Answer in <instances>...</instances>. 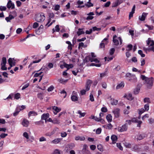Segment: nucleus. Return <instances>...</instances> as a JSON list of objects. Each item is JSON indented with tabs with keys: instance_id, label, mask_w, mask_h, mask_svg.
Here are the masks:
<instances>
[{
	"instance_id": "69168bd1",
	"label": "nucleus",
	"mask_w": 154,
	"mask_h": 154,
	"mask_svg": "<svg viewBox=\"0 0 154 154\" xmlns=\"http://www.w3.org/2000/svg\"><path fill=\"white\" fill-rule=\"evenodd\" d=\"M145 26L148 27L149 30H152L153 28V27L152 26H149L147 24H146Z\"/></svg>"
},
{
	"instance_id": "13d9d810",
	"label": "nucleus",
	"mask_w": 154,
	"mask_h": 154,
	"mask_svg": "<svg viewBox=\"0 0 154 154\" xmlns=\"http://www.w3.org/2000/svg\"><path fill=\"white\" fill-rule=\"evenodd\" d=\"M60 8V6L58 5H56L54 7V9L55 11H58L59 10Z\"/></svg>"
},
{
	"instance_id": "3c124183",
	"label": "nucleus",
	"mask_w": 154,
	"mask_h": 154,
	"mask_svg": "<svg viewBox=\"0 0 154 154\" xmlns=\"http://www.w3.org/2000/svg\"><path fill=\"white\" fill-rule=\"evenodd\" d=\"M23 136L27 139L29 138L28 134L26 132H25L23 133Z\"/></svg>"
},
{
	"instance_id": "a19ab883",
	"label": "nucleus",
	"mask_w": 154,
	"mask_h": 154,
	"mask_svg": "<svg viewBox=\"0 0 154 154\" xmlns=\"http://www.w3.org/2000/svg\"><path fill=\"white\" fill-rule=\"evenodd\" d=\"M71 99L73 101H75L77 100L78 97L75 95H73L71 97Z\"/></svg>"
},
{
	"instance_id": "8fccbe9b",
	"label": "nucleus",
	"mask_w": 154,
	"mask_h": 154,
	"mask_svg": "<svg viewBox=\"0 0 154 154\" xmlns=\"http://www.w3.org/2000/svg\"><path fill=\"white\" fill-rule=\"evenodd\" d=\"M139 115H141L142 113L145 112V110L143 108L139 109Z\"/></svg>"
},
{
	"instance_id": "9d476101",
	"label": "nucleus",
	"mask_w": 154,
	"mask_h": 154,
	"mask_svg": "<svg viewBox=\"0 0 154 154\" xmlns=\"http://www.w3.org/2000/svg\"><path fill=\"white\" fill-rule=\"evenodd\" d=\"M7 6L8 8L9 9L11 8L12 9H13L14 8V4L12 3L11 1L10 0L8 1Z\"/></svg>"
},
{
	"instance_id": "dca6fc26",
	"label": "nucleus",
	"mask_w": 154,
	"mask_h": 154,
	"mask_svg": "<svg viewBox=\"0 0 154 154\" xmlns=\"http://www.w3.org/2000/svg\"><path fill=\"white\" fill-rule=\"evenodd\" d=\"M53 109L54 111V113L55 115H56L57 113L60 112L61 110V109L58 108L57 106H54L53 107Z\"/></svg>"
},
{
	"instance_id": "c85d7f7f",
	"label": "nucleus",
	"mask_w": 154,
	"mask_h": 154,
	"mask_svg": "<svg viewBox=\"0 0 154 154\" xmlns=\"http://www.w3.org/2000/svg\"><path fill=\"white\" fill-rule=\"evenodd\" d=\"M124 83H123L121 82L117 85L116 87V89H119L122 88H123L124 87Z\"/></svg>"
},
{
	"instance_id": "864d4df0",
	"label": "nucleus",
	"mask_w": 154,
	"mask_h": 154,
	"mask_svg": "<svg viewBox=\"0 0 154 154\" xmlns=\"http://www.w3.org/2000/svg\"><path fill=\"white\" fill-rule=\"evenodd\" d=\"M134 75L132 74L131 73H127L125 77L127 78H131L132 76H133Z\"/></svg>"
},
{
	"instance_id": "f704fd0d",
	"label": "nucleus",
	"mask_w": 154,
	"mask_h": 154,
	"mask_svg": "<svg viewBox=\"0 0 154 154\" xmlns=\"http://www.w3.org/2000/svg\"><path fill=\"white\" fill-rule=\"evenodd\" d=\"M20 111V110L19 109V107H17L16 109L15 112L14 113V116H16L17 115Z\"/></svg>"
},
{
	"instance_id": "e433bc0d",
	"label": "nucleus",
	"mask_w": 154,
	"mask_h": 154,
	"mask_svg": "<svg viewBox=\"0 0 154 154\" xmlns=\"http://www.w3.org/2000/svg\"><path fill=\"white\" fill-rule=\"evenodd\" d=\"M78 113L80 115L79 117L81 118L82 117H84L85 115V112H82L81 111L79 110L78 111Z\"/></svg>"
},
{
	"instance_id": "4c0bfd02",
	"label": "nucleus",
	"mask_w": 154,
	"mask_h": 154,
	"mask_svg": "<svg viewBox=\"0 0 154 154\" xmlns=\"http://www.w3.org/2000/svg\"><path fill=\"white\" fill-rule=\"evenodd\" d=\"M126 98L129 100H133L132 95L131 94H129L128 95L126 96Z\"/></svg>"
},
{
	"instance_id": "4468645a",
	"label": "nucleus",
	"mask_w": 154,
	"mask_h": 154,
	"mask_svg": "<svg viewBox=\"0 0 154 154\" xmlns=\"http://www.w3.org/2000/svg\"><path fill=\"white\" fill-rule=\"evenodd\" d=\"M128 80L132 83H135L137 82V79L135 75L132 76L130 79H128Z\"/></svg>"
},
{
	"instance_id": "a878e982",
	"label": "nucleus",
	"mask_w": 154,
	"mask_h": 154,
	"mask_svg": "<svg viewBox=\"0 0 154 154\" xmlns=\"http://www.w3.org/2000/svg\"><path fill=\"white\" fill-rule=\"evenodd\" d=\"M61 140V139L57 138L52 140L51 143L54 144H56L58 143L59 142H60Z\"/></svg>"
},
{
	"instance_id": "c9c22d12",
	"label": "nucleus",
	"mask_w": 154,
	"mask_h": 154,
	"mask_svg": "<svg viewBox=\"0 0 154 154\" xmlns=\"http://www.w3.org/2000/svg\"><path fill=\"white\" fill-rule=\"evenodd\" d=\"M43 95L44 94L43 93H39L38 94L37 97H38L40 100H42L43 99Z\"/></svg>"
},
{
	"instance_id": "a18cd8bd",
	"label": "nucleus",
	"mask_w": 154,
	"mask_h": 154,
	"mask_svg": "<svg viewBox=\"0 0 154 154\" xmlns=\"http://www.w3.org/2000/svg\"><path fill=\"white\" fill-rule=\"evenodd\" d=\"M20 98V94L19 93H17L15 94L14 98L17 100Z\"/></svg>"
},
{
	"instance_id": "f3484780",
	"label": "nucleus",
	"mask_w": 154,
	"mask_h": 154,
	"mask_svg": "<svg viewBox=\"0 0 154 154\" xmlns=\"http://www.w3.org/2000/svg\"><path fill=\"white\" fill-rule=\"evenodd\" d=\"M49 117V114L48 113L46 114H43L41 116V119L42 120H45V122H47V119Z\"/></svg>"
},
{
	"instance_id": "2f4dec72",
	"label": "nucleus",
	"mask_w": 154,
	"mask_h": 154,
	"mask_svg": "<svg viewBox=\"0 0 154 154\" xmlns=\"http://www.w3.org/2000/svg\"><path fill=\"white\" fill-rule=\"evenodd\" d=\"M14 58H9L8 60V62L10 65H15V64L13 62V60H14Z\"/></svg>"
},
{
	"instance_id": "0e129e2a",
	"label": "nucleus",
	"mask_w": 154,
	"mask_h": 154,
	"mask_svg": "<svg viewBox=\"0 0 154 154\" xmlns=\"http://www.w3.org/2000/svg\"><path fill=\"white\" fill-rule=\"evenodd\" d=\"M38 26V24L37 22H35L33 23V28H37Z\"/></svg>"
},
{
	"instance_id": "393cba45",
	"label": "nucleus",
	"mask_w": 154,
	"mask_h": 154,
	"mask_svg": "<svg viewBox=\"0 0 154 154\" xmlns=\"http://www.w3.org/2000/svg\"><path fill=\"white\" fill-rule=\"evenodd\" d=\"M14 18V17L12 15H9V17H6L5 18V20L7 22L10 21V20Z\"/></svg>"
},
{
	"instance_id": "5701e85b",
	"label": "nucleus",
	"mask_w": 154,
	"mask_h": 154,
	"mask_svg": "<svg viewBox=\"0 0 154 154\" xmlns=\"http://www.w3.org/2000/svg\"><path fill=\"white\" fill-rule=\"evenodd\" d=\"M73 67V65L72 64H68L66 63L64 65V67L67 69L66 70H68L70 68H72Z\"/></svg>"
},
{
	"instance_id": "2eb2a0df",
	"label": "nucleus",
	"mask_w": 154,
	"mask_h": 154,
	"mask_svg": "<svg viewBox=\"0 0 154 154\" xmlns=\"http://www.w3.org/2000/svg\"><path fill=\"white\" fill-rule=\"evenodd\" d=\"M92 83V81L90 80L87 81L86 85V89L87 91H88L90 89L91 84Z\"/></svg>"
},
{
	"instance_id": "f03ea898",
	"label": "nucleus",
	"mask_w": 154,
	"mask_h": 154,
	"mask_svg": "<svg viewBox=\"0 0 154 154\" xmlns=\"http://www.w3.org/2000/svg\"><path fill=\"white\" fill-rule=\"evenodd\" d=\"M91 57L90 56H88L86 57L85 60L86 62H88L91 61V62H94L96 63H99V61L97 58L95 57L96 56L95 55L94 53H91Z\"/></svg>"
},
{
	"instance_id": "6ab92c4d",
	"label": "nucleus",
	"mask_w": 154,
	"mask_h": 154,
	"mask_svg": "<svg viewBox=\"0 0 154 154\" xmlns=\"http://www.w3.org/2000/svg\"><path fill=\"white\" fill-rule=\"evenodd\" d=\"M85 137H80L79 136H76L75 137V140H80L81 141H84L85 140Z\"/></svg>"
},
{
	"instance_id": "774afa93",
	"label": "nucleus",
	"mask_w": 154,
	"mask_h": 154,
	"mask_svg": "<svg viewBox=\"0 0 154 154\" xmlns=\"http://www.w3.org/2000/svg\"><path fill=\"white\" fill-rule=\"evenodd\" d=\"M92 29H91L89 30H86L85 32V33L87 34H90L92 33Z\"/></svg>"
},
{
	"instance_id": "603ef678",
	"label": "nucleus",
	"mask_w": 154,
	"mask_h": 154,
	"mask_svg": "<svg viewBox=\"0 0 154 154\" xmlns=\"http://www.w3.org/2000/svg\"><path fill=\"white\" fill-rule=\"evenodd\" d=\"M117 147L121 150H122L123 148L121 146L120 143H117L116 144Z\"/></svg>"
},
{
	"instance_id": "bb28decb",
	"label": "nucleus",
	"mask_w": 154,
	"mask_h": 154,
	"mask_svg": "<svg viewBox=\"0 0 154 154\" xmlns=\"http://www.w3.org/2000/svg\"><path fill=\"white\" fill-rule=\"evenodd\" d=\"M140 87L138 86V85H137V87L134 89V92L135 94H138L140 91Z\"/></svg>"
},
{
	"instance_id": "412c9836",
	"label": "nucleus",
	"mask_w": 154,
	"mask_h": 154,
	"mask_svg": "<svg viewBox=\"0 0 154 154\" xmlns=\"http://www.w3.org/2000/svg\"><path fill=\"white\" fill-rule=\"evenodd\" d=\"M37 115V113L35 111H32L29 112L28 113V116L29 117L30 116H36Z\"/></svg>"
},
{
	"instance_id": "58836bf2",
	"label": "nucleus",
	"mask_w": 154,
	"mask_h": 154,
	"mask_svg": "<svg viewBox=\"0 0 154 154\" xmlns=\"http://www.w3.org/2000/svg\"><path fill=\"white\" fill-rule=\"evenodd\" d=\"M52 122L55 124H59L60 123L59 121L56 118H55L53 120Z\"/></svg>"
},
{
	"instance_id": "0eeeda50",
	"label": "nucleus",
	"mask_w": 154,
	"mask_h": 154,
	"mask_svg": "<svg viewBox=\"0 0 154 154\" xmlns=\"http://www.w3.org/2000/svg\"><path fill=\"white\" fill-rule=\"evenodd\" d=\"M114 113L115 117L116 118H118L120 116V109L119 108H116L114 109L112 111Z\"/></svg>"
},
{
	"instance_id": "6e6d98bb",
	"label": "nucleus",
	"mask_w": 154,
	"mask_h": 154,
	"mask_svg": "<svg viewBox=\"0 0 154 154\" xmlns=\"http://www.w3.org/2000/svg\"><path fill=\"white\" fill-rule=\"evenodd\" d=\"M54 89V87L53 86L51 85L48 88L47 90L48 91H52V90H53Z\"/></svg>"
},
{
	"instance_id": "5fc2aeb1",
	"label": "nucleus",
	"mask_w": 154,
	"mask_h": 154,
	"mask_svg": "<svg viewBox=\"0 0 154 154\" xmlns=\"http://www.w3.org/2000/svg\"><path fill=\"white\" fill-rule=\"evenodd\" d=\"M101 132V128H99L97 129L96 131V133L97 134H100Z\"/></svg>"
},
{
	"instance_id": "473e14b6",
	"label": "nucleus",
	"mask_w": 154,
	"mask_h": 154,
	"mask_svg": "<svg viewBox=\"0 0 154 154\" xmlns=\"http://www.w3.org/2000/svg\"><path fill=\"white\" fill-rule=\"evenodd\" d=\"M124 145L127 148H131L132 147L131 144L129 143L125 142L124 143Z\"/></svg>"
},
{
	"instance_id": "c03bdc74",
	"label": "nucleus",
	"mask_w": 154,
	"mask_h": 154,
	"mask_svg": "<svg viewBox=\"0 0 154 154\" xmlns=\"http://www.w3.org/2000/svg\"><path fill=\"white\" fill-rule=\"evenodd\" d=\"M101 66V64L99 63V64H96L94 63H91V65H90V66H95L97 67H100Z\"/></svg>"
},
{
	"instance_id": "f8f14e48",
	"label": "nucleus",
	"mask_w": 154,
	"mask_h": 154,
	"mask_svg": "<svg viewBox=\"0 0 154 154\" xmlns=\"http://www.w3.org/2000/svg\"><path fill=\"white\" fill-rule=\"evenodd\" d=\"M29 124V121L26 119H24L22 122V125L23 127H27Z\"/></svg>"
},
{
	"instance_id": "7c9ffc66",
	"label": "nucleus",
	"mask_w": 154,
	"mask_h": 154,
	"mask_svg": "<svg viewBox=\"0 0 154 154\" xmlns=\"http://www.w3.org/2000/svg\"><path fill=\"white\" fill-rule=\"evenodd\" d=\"M68 80V79L64 80L63 79H62V78L60 79H58V82L60 83H62V84H63L67 82Z\"/></svg>"
},
{
	"instance_id": "c756f323",
	"label": "nucleus",
	"mask_w": 154,
	"mask_h": 154,
	"mask_svg": "<svg viewBox=\"0 0 154 154\" xmlns=\"http://www.w3.org/2000/svg\"><path fill=\"white\" fill-rule=\"evenodd\" d=\"M106 119L109 122H110L112 120V116L111 114H108L106 116Z\"/></svg>"
},
{
	"instance_id": "72a5a7b5",
	"label": "nucleus",
	"mask_w": 154,
	"mask_h": 154,
	"mask_svg": "<svg viewBox=\"0 0 154 154\" xmlns=\"http://www.w3.org/2000/svg\"><path fill=\"white\" fill-rule=\"evenodd\" d=\"M85 5L88 8H90L91 7H93L94 6V5L91 2H90V1H88L87 4H85Z\"/></svg>"
},
{
	"instance_id": "4be33fe9",
	"label": "nucleus",
	"mask_w": 154,
	"mask_h": 154,
	"mask_svg": "<svg viewBox=\"0 0 154 154\" xmlns=\"http://www.w3.org/2000/svg\"><path fill=\"white\" fill-rule=\"evenodd\" d=\"M111 138L112 141V143H115L117 139V136L115 135H113L111 136Z\"/></svg>"
},
{
	"instance_id": "ddd939ff",
	"label": "nucleus",
	"mask_w": 154,
	"mask_h": 154,
	"mask_svg": "<svg viewBox=\"0 0 154 154\" xmlns=\"http://www.w3.org/2000/svg\"><path fill=\"white\" fill-rule=\"evenodd\" d=\"M88 146L86 144H84L83 146L82 151L85 154H91L89 151L87 150L86 149Z\"/></svg>"
},
{
	"instance_id": "de8ad7c7",
	"label": "nucleus",
	"mask_w": 154,
	"mask_h": 154,
	"mask_svg": "<svg viewBox=\"0 0 154 154\" xmlns=\"http://www.w3.org/2000/svg\"><path fill=\"white\" fill-rule=\"evenodd\" d=\"M106 76V72H104L100 74V77L101 79H102L103 77H105Z\"/></svg>"
},
{
	"instance_id": "79ce46f5",
	"label": "nucleus",
	"mask_w": 154,
	"mask_h": 154,
	"mask_svg": "<svg viewBox=\"0 0 154 154\" xmlns=\"http://www.w3.org/2000/svg\"><path fill=\"white\" fill-rule=\"evenodd\" d=\"M41 60V59H40L37 61H33L32 63H31L29 66V67L31 66L32 64L33 63H38L40 62Z\"/></svg>"
},
{
	"instance_id": "f257e3e1",
	"label": "nucleus",
	"mask_w": 154,
	"mask_h": 154,
	"mask_svg": "<svg viewBox=\"0 0 154 154\" xmlns=\"http://www.w3.org/2000/svg\"><path fill=\"white\" fill-rule=\"evenodd\" d=\"M140 78L144 81V84L147 88L151 89L152 88L153 85V79L152 77L148 78L144 75H141Z\"/></svg>"
},
{
	"instance_id": "ea45409f",
	"label": "nucleus",
	"mask_w": 154,
	"mask_h": 154,
	"mask_svg": "<svg viewBox=\"0 0 154 154\" xmlns=\"http://www.w3.org/2000/svg\"><path fill=\"white\" fill-rule=\"evenodd\" d=\"M6 63V59L5 57H3L2 58V62L1 63V65H5Z\"/></svg>"
},
{
	"instance_id": "4d7b16f0",
	"label": "nucleus",
	"mask_w": 154,
	"mask_h": 154,
	"mask_svg": "<svg viewBox=\"0 0 154 154\" xmlns=\"http://www.w3.org/2000/svg\"><path fill=\"white\" fill-rule=\"evenodd\" d=\"M94 31H99L101 30V28H97L96 26L93 27L92 28Z\"/></svg>"
},
{
	"instance_id": "37998d69",
	"label": "nucleus",
	"mask_w": 154,
	"mask_h": 154,
	"mask_svg": "<svg viewBox=\"0 0 154 154\" xmlns=\"http://www.w3.org/2000/svg\"><path fill=\"white\" fill-rule=\"evenodd\" d=\"M138 53L143 57H145V54L143 53V51L141 50H139L138 51Z\"/></svg>"
},
{
	"instance_id": "cd10ccee",
	"label": "nucleus",
	"mask_w": 154,
	"mask_h": 154,
	"mask_svg": "<svg viewBox=\"0 0 154 154\" xmlns=\"http://www.w3.org/2000/svg\"><path fill=\"white\" fill-rule=\"evenodd\" d=\"M143 49L145 51H152L154 52V47H148V48H146L144 47L143 48Z\"/></svg>"
},
{
	"instance_id": "052dcab7",
	"label": "nucleus",
	"mask_w": 154,
	"mask_h": 154,
	"mask_svg": "<svg viewBox=\"0 0 154 154\" xmlns=\"http://www.w3.org/2000/svg\"><path fill=\"white\" fill-rule=\"evenodd\" d=\"M144 103H150L149 98L146 97L144 99Z\"/></svg>"
},
{
	"instance_id": "e2e57ef3",
	"label": "nucleus",
	"mask_w": 154,
	"mask_h": 154,
	"mask_svg": "<svg viewBox=\"0 0 154 154\" xmlns=\"http://www.w3.org/2000/svg\"><path fill=\"white\" fill-rule=\"evenodd\" d=\"M119 4L118 3V2L116 1L115 2L113 3L112 4V7H117L118 6Z\"/></svg>"
},
{
	"instance_id": "39448f33",
	"label": "nucleus",
	"mask_w": 154,
	"mask_h": 154,
	"mask_svg": "<svg viewBox=\"0 0 154 154\" xmlns=\"http://www.w3.org/2000/svg\"><path fill=\"white\" fill-rule=\"evenodd\" d=\"M147 45L148 47H154V41L151 39L150 38H149L146 41Z\"/></svg>"
},
{
	"instance_id": "338daca9",
	"label": "nucleus",
	"mask_w": 154,
	"mask_h": 154,
	"mask_svg": "<svg viewBox=\"0 0 154 154\" xmlns=\"http://www.w3.org/2000/svg\"><path fill=\"white\" fill-rule=\"evenodd\" d=\"M67 135V134L66 132H63L61 133V136L63 137H65Z\"/></svg>"
},
{
	"instance_id": "b1692460",
	"label": "nucleus",
	"mask_w": 154,
	"mask_h": 154,
	"mask_svg": "<svg viewBox=\"0 0 154 154\" xmlns=\"http://www.w3.org/2000/svg\"><path fill=\"white\" fill-rule=\"evenodd\" d=\"M145 137V135L142 134L138 135L137 136V139L138 140H141L144 138Z\"/></svg>"
},
{
	"instance_id": "1a4fd4ad",
	"label": "nucleus",
	"mask_w": 154,
	"mask_h": 154,
	"mask_svg": "<svg viewBox=\"0 0 154 154\" xmlns=\"http://www.w3.org/2000/svg\"><path fill=\"white\" fill-rule=\"evenodd\" d=\"M108 39L107 38H105L102 41L100 44V47L101 48H103L104 47L105 44H107L108 42Z\"/></svg>"
},
{
	"instance_id": "6e6552de",
	"label": "nucleus",
	"mask_w": 154,
	"mask_h": 154,
	"mask_svg": "<svg viewBox=\"0 0 154 154\" xmlns=\"http://www.w3.org/2000/svg\"><path fill=\"white\" fill-rule=\"evenodd\" d=\"M87 15L88 16L86 18V20H92L94 18V17L93 16L94 15V14L93 12H90L87 14Z\"/></svg>"
},
{
	"instance_id": "bf43d9fd",
	"label": "nucleus",
	"mask_w": 154,
	"mask_h": 154,
	"mask_svg": "<svg viewBox=\"0 0 154 154\" xmlns=\"http://www.w3.org/2000/svg\"><path fill=\"white\" fill-rule=\"evenodd\" d=\"M115 49L114 48H111L109 51V54L110 55H112L114 53Z\"/></svg>"
},
{
	"instance_id": "a211bd4d",
	"label": "nucleus",
	"mask_w": 154,
	"mask_h": 154,
	"mask_svg": "<svg viewBox=\"0 0 154 154\" xmlns=\"http://www.w3.org/2000/svg\"><path fill=\"white\" fill-rule=\"evenodd\" d=\"M132 150L134 151H140V149L137 145H135L133 146L132 148Z\"/></svg>"
},
{
	"instance_id": "7ed1b4c3",
	"label": "nucleus",
	"mask_w": 154,
	"mask_h": 154,
	"mask_svg": "<svg viewBox=\"0 0 154 154\" xmlns=\"http://www.w3.org/2000/svg\"><path fill=\"white\" fill-rule=\"evenodd\" d=\"M45 19V17L43 13L38 14L36 17V20L38 22H43Z\"/></svg>"
},
{
	"instance_id": "09e8293b",
	"label": "nucleus",
	"mask_w": 154,
	"mask_h": 154,
	"mask_svg": "<svg viewBox=\"0 0 154 154\" xmlns=\"http://www.w3.org/2000/svg\"><path fill=\"white\" fill-rule=\"evenodd\" d=\"M118 101L117 100L113 99L112 101L111 102V103L112 105H116L117 104Z\"/></svg>"
},
{
	"instance_id": "9b49d317",
	"label": "nucleus",
	"mask_w": 154,
	"mask_h": 154,
	"mask_svg": "<svg viewBox=\"0 0 154 154\" xmlns=\"http://www.w3.org/2000/svg\"><path fill=\"white\" fill-rule=\"evenodd\" d=\"M148 13L143 12L142 13L141 16H140L139 17V19L140 21H144L145 20L146 17Z\"/></svg>"
},
{
	"instance_id": "aec40b11",
	"label": "nucleus",
	"mask_w": 154,
	"mask_h": 154,
	"mask_svg": "<svg viewBox=\"0 0 154 154\" xmlns=\"http://www.w3.org/2000/svg\"><path fill=\"white\" fill-rule=\"evenodd\" d=\"M83 29L79 28L78 29V31L77 32L78 36H79L82 34H85V32L82 30Z\"/></svg>"
},
{
	"instance_id": "423d86ee",
	"label": "nucleus",
	"mask_w": 154,
	"mask_h": 154,
	"mask_svg": "<svg viewBox=\"0 0 154 154\" xmlns=\"http://www.w3.org/2000/svg\"><path fill=\"white\" fill-rule=\"evenodd\" d=\"M128 129V126L127 124L126 123L122 127H119L118 128V131L119 132H123L127 131Z\"/></svg>"
},
{
	"instance_id": "680f3d73",
	"label": "nucleus",
	"mask_w": 154,
	"mask_h": 154,
	"mask_svg": "<svg viewBox=\"0 0 154 154\" xmlns=\"http://www.w3.org/2000/svg\"><path fill=\"white\" fill-rule=\"evenodd\" d=\"M145 110L148 111L149 109V106L148 104H146L144 106Z\"/></svg>"
},
{
	"instance_id": "20e7f679",
	"label": "nucleus",
	"mask_w": 154,
	"mask_h": 154,
	"mask_svg": "<svg viewBox=\"0 0 154 154\" xmlns=\"http://www.w3.org/2000/svg\"><path fill=\"white\" fill-rule=\"evenodd\" d=\"M117 36L116 35H114L113 37V42L114 45H118L119 44V41L118 40H119L120 44L121 45L122 43V40L120 37L118 38V39H116Z\"/></svg>"
},
{
	"instance_id": "49530a36",
	"label": "nucleus",
	"mask_w": 154,
	"mask_h": 154,
	"mask_svg": "<svg viewBox=\"0 0 154 154\" xmlns=\"http://www.w3.org/2000/svg\"><path fill=\"white\" fill-rule=\"evenodd\" d=\"M29 85V83H27L26 84H25L22 87V90H24L28 88Z\"/></svg>"
}]
</instances>
